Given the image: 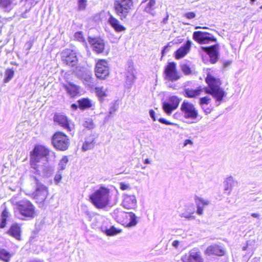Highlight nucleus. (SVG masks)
Returning a JSON list of instances; mask_svg holds the SVG:
<instances>
[{
    "instance_id": "nucleus-40",
    "label": "nucleus",
    "mask_w": 262,
    "mask_h": 262,
    "mask_svg": "<svg viewBox=\"0 0 262 262\" xmlns=\"http://www.w3.org/2000/svg\"><path fill=\"white\" fill-rule=\"evenodd\" d=\"M74 38L76 40L82 42L83 44H86L85 39L81 31L76 32L74 34Z\"/></svg>"
},
{
    "instance_id": "nucleus-39",
    "label": "nucleus",
    "mask_w": 262,
    "mask_h": 262,
    "mask_svg": "<svg viewBox=\"0 0 262 262\" xmlns=\"http://www.w3.org/2000/svg\"><path fill=\"white\" fill-rule=\"evenodd\" d=\"M14 71L11 69L7 70L5 72V77L4 82L6 83L8 82L13 77Z\"/></svg>"
},
{
    "instance_id": "nucleus-22",
    "label": "nucleus",
    "mask_w": 262,
    "mask_h": 262,
    "mask_svg": "<svg viewBox=\"0 0 262 262\" xmlns=\"http://www.w3.org/2000/svg\"><path fill=\"white\" fill-rule=\"evenodd\" d=\"M17 4L16 0H0V8L5 12H9Z\"/></svg>"
},
{
    "instance_id": "nucleus-63",
    "label": "nucleus",
    "mask_w": 262,
    "mask_h": 262,
    "mask_svg": "<svg viewBox=\"0 0 262 262\" xmlns=\"http://www.w3.org/2000/svg\"><path fill=\"white\" fill-rule=\"evenodd\" d=\"M200 28H201V27H199V26H198V27H195V29H200Z\"/></svg>"
},
{
    "instance_id": "nucleus-6",
    "label": "nucleus",
    "mask_w": 262,
    "mask_h": 262,
    "mask_svg": "<svg viewBox=\"0 0 262 262\" xmlns=\"http://www.w3.org/2000/svg\"><path fill=\"white\" fill-rule=\"evenodd\" d=\"M70 143L69 137L62 132H56L52 136V144L58 150H66L69 147Z\"/></svg>"
},
{
    "instance_id": "nucleus-45",
    "label": "nucleus",
    "mask_w": 262,
    "mask_h": 262,
    "mask_svg": "<svg viewBox=\"0 0 262 262\" xmlns=\"http://www.w3.org/2000/svg\"><path fill=\"white\" fill-rule=\"evenodd\" d=\"M118 108V106L116 102L111 103L109 109V114L110 115L113 114L117 110Z\"/></svg>"
},
{
    "instance_id": "nucleus-23",
    "label": "nucleus",
    "mask_w": 262,
    "mask_h": 262,
    "mask_svg": "<svg viewBox=\"0 0 262 262\" xmlns=\"http://www.w3.org/2000/svg\"><path fill=\"white\" fill-rule=\"evenodd\" d=\"M63 87L71 97H74L79 93V86L72 82L64 84Z\"/></svg>"
},
{
    "instance_id": "nucleus-11",
    "label": "nucleus",
    "mask_w": 262,
    "mask_h": 262,
    "mask_svg": "<svg viewBox=\"0 0 262 262\" xmlns=\"http://www.w3.org/2000/svg\"><path fill=\"white\" fill-rule=\"evenodd\" d=\"M62 59L64 63L71 67L75 66L78 62L75 50L67 49L62 52Z\"/></svg>"
},
{
    "instance_id": "nucleus-12",
    "label": "nucleus",
    "mask_w": 262,
    "mask_h": 262,
    "mask_svg": "<svg viewBox=\"0 0 262 262\" xmlns=\"http://www.w3.org/2000/svg\"><path fill=\"white\" fill-rule=\"evenodd\" d=\"M192 38L200 44H206L216 41V39L212 34L200 31H194L192 35Z\"/></svg>"
},
{
    "instance_id": "nucleus-17",
    "label": "nucleus",
    "mask_w": 262,
    "mask_h": 262,
    "mask_svg": "<svg viewBox=\"0 0 262 262\" xmlns=\"http://www.w3.org/2000/svg\"><path fill=\"white\" fill-rule=\"evenodd\" d=\"M183 262H203L201 253L196 249H192L188 255H185L182 258Z\"/></svg>"
},
{
    "instance_id": "nucleus-46",
    "label": "nucleus",
    "mask_w": 262,
    "mask_h": 262,
    "mask_svg": "<svg viewBox=\"0 0 262 262\" xmlns=\"http://www.w3.org/2000/svg\"><path fill=\"white\" fill-rule=\"evenodd\" d=\"M181 70L186 75H188L191 73L190 68L187 64H184L181 66Z\"/></svg>"
},
{
    "instance_id": "nucleus-7",
    "label": "nucleus",
    "mask_w": 262,
    "mask_h": 262,
    "mask_svg": "<svg viewBox=\"0 0 262 262\" xmlns=\"http://www.w3.org/2000/svg\"><path fill=\"white\" fill-rule=\"evenodd\" d=\"M116 213H118V215L116 216L117 221L126 227H133L138 223L136 215L132 212L119 211V210L116 209L114 210V214Z\"/></svg>"
},
{
    "instance_id": "nucleus-43",
    "label": "nucleus",
    "mask_w": 262,
    "mask_h": 262,
    "mask_svg": "<svg viewBox=\"0 0 262 262\" xmlns=\"http://www.w3.org/2000/svg\"><path fill=\"white\" fill-rule=\"evenodd\" d=\"M86 0H78V9L79 10H83L86 6Z\"/></svg>"
},
{
    "instance_id": "nucleus-57",
    "label": "nucleus",
    "mask_w": 262,
    "mask_h": 262,
    "mask_svg": "<svg viewBox=\"0 0 262 262\" xmlns=\"http://www.w3.org/2000/svg\"><path fill=\"white\" fill-rule=\"evenodd\" d=\"M168 15L167 14L166 17L163 18V20L162 21V23H163V24H167L168 19Z\"/></svg>"
},
{
    "instance_id": "nucleus-41",
    "label": "nucleus",
    "mask_w": 262,
    "mask_h": 262,
    "mask_svg": "<svg viewBox=\"0 0 262 262\" xmlns=\"http://www.w3.org/2000/svg\"><path fill=\"white\" fill-rule=\"evenodd\" d=\"M83 126L85 128H89V129H92L94 128L95 125L92 120V119L88 118L86 119V120L83 123Z\"/></svg>"
},
{
    "instance_id": "nucleus-18",
    "label": "nucleus",
    "mask_w": 262,
    "mask_h": 262,
    "mask_svg": "<svg viewBox=\"0 0 262 262\" xmlns=\"http://www.w3.org/2000/svg\"><path fill=\"white\" fill-rule=\"evenodd\" d=\"M54 119L55 122L58 123L67 131L71 132L72 130L73 125L66 116L60 114L55 115Z\"/></svg>"
},
{
    "instance_id": "nucleus-56",
    "label": "nucleus",
    "mask_w": 262,
    "mask_h": 262,
    "mask_svg": "<svg viewBox=\"0 0 262 262\" xmlns=\"http://www.w3.org/2000/svg\"><path fill=\"white\" fill-rule=\"evenodd\" d=\"M187 144H192V142L190 140L187 139L184 142V145L186 146Z\"/></svg>"
},
{
    "instance_id": "nucleus-33",
    "label": "nucleus",
    "mask_w": 262,
    "mask_h": 262,
    "mask_svg": "<svg viewBox=\"0 0 262 262\" xmlns=\"http://www.w3.org/2000/svg\"><path fill=\"white\" fill-rule=\"evenodd\" d=\"M201 90H193L192 89H185L184 91V95L188 98H194L200 94Z\"/></svg>"
},
{
    "instance_id": "nucleus-47",
    "label": "nucleus",
    "mask_w": 262,
    "mask_h": 262,
    "mask_svg": "<svg viewBox=\"0 0 262 262\" xmlns=\"http://www.w3.org/2000/svg\"><path fill=\"white\" fill-rule=\"evenodd\" d=\"M106 233L107 235H115L117 233L116 229L114 227H112L109 229L106 230Z\"/></svg>"
},
{
    "instance_id": "nucleus-24",
    "label": "nucleus",
    "mask_w": 262,
    "mask_h": 262,
    "mask_svg": "<svg viewBox=\"0 0 262 262\" xmlns=\"http://www.w3.org/2000/svg\"><path fill=\"white\" fill-rule=\"evenodd\" d=\"M108 23L116 32H122L126 29L123 26L120 24V21L112 15H110L108 19Z\"/></svg>"
},
{
    "instance_id": "nucleus-55",
    "label": "nucleus",
    "mask_w": 262,
    "mask_h": 262,
    "mask_svg": "<svg viewBox=\"0 0 262 262\" xmlns=\"http://www.w3.org/2000/svg\"><path fill=\"white\" fill-rule=\"evenodd\" d=\"M179 245V242L178 241H174L172 243V245L175 248H177Z\"/></svg>"
},
{
    "instance_id": "nucleus-2",
    "label": "nucleus",
    "mask_w": 262,
    "mask_h": 262,
    "mask_svg": "<svg viewBox=\"0 0 262 262\" xmlns=\"http://www.w3.org/2000/svg\"><path fill=\"white\" fill-rule=\"evenodd\" d=\"M205 81L208 84V87L205 89V92L215 99L216 105L219 106L227 95V93L221 87L222 82L220 79L208 73Z\"/></svg>"
},
{
    "instance_id": "nucleus-61",
    "label": "nucleus",
    "mask_w": 262,
    "mask_h": 262,
    "mask_svg": "<svg viewBox=\"0 0 262 262\" xmlns=\"http://www.w3.org/2000/svg\"><path fill=\"white\" fill-rule=\"evenodd\" d=\"M144 163L145 164H150V161L148 159H146L144 160Z\"/></svg>"
},
{
    "instance_id": "nucleus-31",
    "label": "nucleus",
    "mask_w": 262,
    "mask_h": 262,
    "mask_svg": "<svg viewBox=\"0 0 262 262\" xmlns=\"http://www.w3.org/2000/svg\"><path fill=\"white\" fill-rule=\"evenodd\" d=\"M95 92L99 100L101 102L104 100V98L108 95L107 89L103 86L96 87L95 88Z\"/></svg>"
},
{
    "instance_id": "nucleus-58",
    "label": "nucleus",
    "mask_w": 262,
    "mask_h": 262,
    "mask_svg": "<svg viewBox=\"0 0 262 262\" xmlns=\"http://www.w3.org/2000/svg\"><path fill=\"white\" fill-rule=\"evenodd\" d=\"M168 47L167 46H165L162 51V53L163 55L168 50Z\"/></svg>"
},
{
    "instance_id": "nucleus-53",
    "label": "nucleus",
    "mask_w": 262,
    "mask_h": 262,
    "mask_svg": "<svg viewBox=\"0 0 262 262\" xmlns=\"http://www.w3.org/2000/svg\"><path fill=\"white\" fill-rule=\"evenodd\" d=\"M149 115L150 116V117L151 118H152V119L155 121L156 120V118H155V111L152 110H150L149 111Z\"/></svg>"
},
{
    "instance_id": "nucleus-32",
    "label": "nucleus",
    "mask_w": 262,
    "mask_h": 262,
    "mask_svg": "<svg viewBox=\"0 0 262 262\" xmlns=\"http://www.w3.org/2000/svg\"><path fill=\"white\" fill-rule=\"evenodd\" d=\"M79 107L82 110L89 108L92 106V102L89 98H82L78 101Z\"/></svg>"
},
{
    "instance_id": "nucleus-37",
    "label": "nucleus",
    "mask_w": 262,
    "mask_h": 262,
    "mask_svg": "<svg viewBox=\"0 0 262 262\" xmlns=\"http://www.w3.org/2000/svg\"><path fill=\"white\" fill-rule=\"evenodd\" d=\"M35 4L31 3L30 5L25 4V6L21 8V10H25V12L21 13V16L23 18H27L28 16L27 13L30 10L31 8L34 6Z\"/></svg>"
},
{
    "instance_id": "nucleus-21",
    "label": "nucleus",
    "mask_w": 262,
    "mask_h": 262,
    "mask_svg": "<svg viewBox=\"0 0 262 262\" xmlns=\"http://www.w3.org/2000/svg\"><path fill=\"white\" fill-rule=\"evenodd\" d=\"M194 199L196 206V213L198 215H202L203 213L204 208L208 205L210 202L197 195H195Z\"/></svg>"
},
{
    "instance_id": "nucleus-10",
    "label": "nucleus",
    "mask_w": 262,
    "mask_h": 262,
    "mask_svg": "<svg viewBox=\"0 0 262 262\" xmlns=\"http://www.w3.org/2000/svg\"><path fill=\"white\" fill-rule=\"evenodd\" d=\"M110 74L108 64L105 60H99L96 64L95 75L99 79H105Z\"/></svg>"
},
{
    "instance_id": "nucleus-19",
    "label": "nucleus",
    "mask_w": 262,
    "mask_h": 262,
    "mask_svg": "<svg viewBox=\"0 0 262 262\" xmlns=\"http://www.w3.org/2000/svg\"><path fill=\"white\" fill-rule=\"evenodd\" d=\"M191 46V41L187 40L182 46L179 48L175 52V58L177 59L184 57L190 51Z\"/></svg>"
},
{
    "instance_id": "nucleus-49",
    "label": "nucleus",
    "mask_w": 262,
    "mask_h": 262,
    "mask_svg": "<svg viewBox=\"0 0 262 262\" xmlns=\"http://www.w3.org/2000/svg\"><path fill=\"white\" fill-rule=\"evenodd\" d=\"M158 121L161 123H163V124H166V125H176V124L173 123H172V122H170L168 121H167V120L163 118H160L158 119Z\"/></svg>"
},
{
    "instance_id": "nucleus-15",
    "label": "nucleus",
    "mask_w": 262,
    "mask_h": 262,
    "mask_svg": "<svg viewBox=\"0 0 262 262\" xmlns=\"http://www.w3.org/2000/svg\"><path fill=\"white\" fill-rule=\"evenodd\" d=\"M128 67L126 74V81L125 86L127 89H130L136 78L135 76L136 71L133 67V63L129 62L128 63Z\"/></svg>"
},
{
    "instance_id": "nucleus-60",
    "label": "nucleus",
    "mask_w": 262,
    "mask_h": 262,
    "mask_svg": "<svg viewBox=\"0 0 262 262\" xmlns=\"http://www.w3.org/2000/svg\"><path fill=\"white\" fill-rule=\"evenodd\" d=\"M71 107L74 110H76L77 108V105L76 104H72Z\"/></svg>"
},
{
    "instance_id": "nucleus-34",
    "label": "nucleus",
    "mask_w": 262,
    "mask_h": 262,
    "mask_svg": "<svg viewBox=\"0 0 262 262\" xmlns=\"http://www.w3.org/2000/svg\"><path fill=\"white\" fill-rule=\"evenodd\" d=\"M12 254L6 250L0 248V260L4 262H9Z\"/></svg>"
},
{
    "instance_id": "nucleus-38",
    "label": "nucleus",
    "mask_w": 262,
    "mask_h": 262,
    "mask_svg": "<svg viewBox=\"0 0 262 262\" xmlns=\"http://www.w3.org/2000/svg\"><path fill=\"white\" fill-rule=\"evenodd\" d=\"M180 102V99L176 96H172L169 98V103L173 105V108H177Z\"/></svg>"
},
{
    "instance_id": "nucleus-13",
    "label": "nucleus",
    "mask_w": 262,
    "mask_h": 262,
    "mask_svg": "<svg viewBox=\"0 0 262 262\" xmlns=\"http://www.w3.org/2000/svg\"><path fill=\"white\" fill-rule=\"evenodd\" d=\"M121 206L126 209H135L137 206V201L134 194H129L126 193L122 196Z\"/></svg>"
},
{
    "instance_id": "nucleus-14",
    "label": "nucleus",
    "mask_w": 262,
    "mask_h": 262,
    "mask_svg": "<svg viewBox=\"0 0 262 262\" xmlns=\"http://www.w3.org/2000/svg\"><path fill=\"white\" fill-rule=\"evenodd\" d=\"M164 73L165 79L169 81H176L180 77L176 70V64L173 62L168 63L164 70Z\"/></svg>"
},
{
    "instance_id": "nucleus-51",
    "label": "nucleus",
    "mask_w": 262,
    "mask_h": 262,
    "mask_svg": "<svg viewBox=\"0 0 262 262\" xmlns=\"http://www.w3.org/2000/svg\"><path fill=\"white\" fill-rule=\"evenodd\" d=\"M120 188L121 190H125L130 188V187L128 184L124 183H121L120 184Z\"/></svg>"
},
{
    "instance_id": "nucleus-5",
    "label": "nucleus",
    "mask_w": 262,
    "mask_h": 262,
    "mask_svg": "<svg viewBox=\"0 0 262 262\" xmlns=\"http://www.w3.org/2000/svg\"><path fill=\"white\" fill-rule=\"evenodd\" d=\"M133 6V0H115L114 3L115 12L121 20L126 17Z\"/></svg>"
},
{
    "instance_id": "nucleus-29",
    "label": "nucleus",
    "mask_w": 262,
    "mask_h": 262,
    "mask_svg": "<svg viewBox=\"0 0 262 262\" xmlns=\"http://www.w3.org/2000/svg\"><path fill=\"white\" fill-rule=\"evenodd\" d=\"M156 9V1L149 0V2L147 3L144 8V11L154 16L156 14V12L155 11Z\"/></svg>"
},
{
    "instance_id": "nucleus-50",
    "label": "nucleus",
    "mask_w": 262,
    "mask_h": 262,
    "mask_svg": "<svg viewBox=\"0 0 262 262\" xmlns=\"http://www.w3.org/2000/svg\"><path fill=\"white\" fill-rule=\"evenodd\" d=\"M61 178H62V174H61V173H60L59 172H58L55 175V178H54V181L56 182V184H58L60 182Z\"/></svg>"
},
{
    "instance_id": "nucleus-36",
    "label": "nucleus",
    "mask_w": 262,
    "mask_h": 262,
    "mask_svg": "<svg viewBox=\"0 0 262 262\" xmlns=\"http://www.w3.org/2000/svg\"><path fill=\"white\" fill-rule=\"evenodd\" d=\"M68 161L69 159L67 156H63L58 163V169L59 170H64L66 167Z\"/></svg>"
},
{
    "instance_id": "nucleus-8",
    "label": "nucleus",
    "mask_w": 262,
    "mask_h": 262,
    "mask_svg": "<svg viewBox=\"0 0 262 262\" xmlns=\"http://www.w3.org/2000/svg\"><path fill=\"white\" fill-rule=\"evenodd\" d=\"M180 109L185 119L191 120V123L195 122L199 116V113L192 103L184 100L181 104Z\"/></svg>"
},
{
    "instance_id": "nucleus-59",
    "label": "nucleus",
    "mask_w": 262,
    "mask_h": 262,
    "mask_svg": "<svg viewBox=\"0 0 262 262\" xmlns=\"http://www.w3.org/2000/svg\"><path fill=\"white\" fill-rule=\"evenodd\" d=\"M251 215L252 217H255V218H259V214L257 213H253L251 214Z\"/></svg>"
},
{
    "instance_id": "nucleus-27",
    "label": "nucleus",
    "mask_w": 262,
    "mask_h": 262,
    "mask_svg": "<svg viewBox=\"0 0 262 262\" xmlns=\"http://www.w3.org/2000/svg\"><path fill=\"white\" fill-rule=\"evenodd\" d=\"M96 136L94 135H91L85 139L83 144L82 149L83 151H86L92 149L95 145V140Z\"/></svg>"
},
{
    "instance_id": "nucleus-28",
    "label": "nucleus",
    "mask_w": 262,
    "mask_h": 262,
    "mask_svg": "<svg viewBox=\"0 0 262 262\" xmlns=\"http://www.w3.org/2000/svg\"><path fill=\"white\" fill-rule=\"evenodd\" d=\"M10 214L8 210L5 208L0 216V229L4 228L7 223L9 221Z\"/></svg>"
},
{
    "instance_id": "nucleus-16",
    "label": "nucleus",
    "mask_w": 262,
    "mask_h": 262,
    "mask_svg": "<svg viewBox=\"0 0 262 262\" xmlns=\"http://www.w3.org/2000/svg\"><path fill=\"white\" fill-rule=\"evenodd\" d=\"M88 41L94 51L98 53H102L103 51L105 46L103 39L99 37H89Z\"/></svg>"
},
{
    "instance_id": "nucleus-4",
    "label": "nucleus",
    "mask_w": 262,
    "mask_h": 262,
    "mask_svg": "<svg viewBox=\"0 0 262 262\" xmlns=\"http://www.w3.org/2000/svg\"><path fill=\"white\" fill-rule=\"evenodd\" d=\"M30 180L32 184L35 185L36 187L35 191L32 193L33 198L36 200V202H43L48 194L47 187L41 184L35 176H30Z\"/></svg>"
},
{
    "instance_id": "nucleus-44",
    "label": "nucleus",
    "mask_w": 262,
    "mask_h": 262,
    "mask_svg": "<svg viewBox=\"0 0 262 262\" xmlns=\"http://www.w3.org/2000/svg\"><path fill=\"white\" fill-rule=\"evenodd\" d=\"M211 99L208 96H205L202 98H201L200 99V103L202 106H204V105L208 104L210 102Z\"/></svg>"
},
{
    "instance_id": "nucleus-26",
    "label": "nucleus",
    "mask_w": 262,
    "mask_h": 262,
    "mask_svg": "<svg viewBox=\"0 0 262 262\" xmlns=\"http://www.w3.org/2000/svg\"><path fill=\"white\" fill-rule=\"evenodd\" d=\"M7 233L15 238L16 239H20V227L16 223L13 224L7 231Z\"/></svg>"
},
{
    "instance_id": "nucleus-62",
    "label": "nucleus",
    "mask_w": 262,
    "mask_h": 262,
    "mask_svg": "<svg viewBox=\"0 0 262 262\" xmlns=\"http://www.w3.org/2000/svg\"><path fill=\"white\" fill-rule=\"evenodd\" d=\"M246 249H247V247H245V246H244V247H243V250H246Z\"/></svg>"
},
{
    "instance_id": "nucleus-25",
    "label": "nucleus",
    "mask_w": 262,
    "mask_h": 262,
    "mask_svg": "<svg viewBox=\"0 0 262 262\" xmlns=\"http://www.w3.org/2000/svg\"><path fill=\"white\" fill-rule=\"evenodd\" d=\"M205 253L209 255H216L222 256L224 254V251L220 246L217 245H212L207 248L205 251Z\"/></svg>"
},
{
    "instance_id": "nucleus-30",
    "label": "nucleus",
    "mask_w": 262,
    "mask_h": 262,
    "mask_svg": "<svg viewBox=\"0 0 262 262\" xmlns=\"http://www.w3.org/2000/svg\"><path fill=\"white\" fill-rule=\"evenodd\" d=\"M235 183L236 182L234 181L233 178L232 177L227 178L224 182L225 193H227L228 195H229L232 189V187Z\"/></svg>"
},
{
    "instance_id": "nucleus-42",
    "label": "nucleus",
    "mask_w": 262,
    "mask_h": 262,
    "mask_svg": "<svg viewBox=\"0 0 262 262\" xmlns=\"http://www.w3.org/2000/svg\"><path fill=\"white\" fill-rule=\"evenodd\" d=\"M194 212V209H193L192 210L190 211L187 212H184L183 213H182L180 214V216L181 217H185L188 219H190L191 218H193V216L192 215V214Z\"/></svg>"
},
{
    "instance_id": "nucleus-9",
    "label": "nucleus",
    "mask_w": 262,
    "mask_h": 262,
    "mask_svg": "<svg viewBox=\"0 0 262 262\" xmlns=\"http://www.w3.org/2000/svg\"><path fill=\"white\" fill-rule=\"evenodd\" d=\"M17 209L20 214L25 217L33 218L34 216V207L27 200H23L16 204Z\"/></svg>"
},
{
    "instance_id": "nucleus-20",
    "label": "nucleus",
    "mask_w": 262,
    "mask_h": 262,
    "mask_svg": "<svg viewBox=\"0 0 262 262\" xmlns=\"http://www.w3.org/2000/svg\"><path fill=\"white\" fill-rule=\"evenodd\" d=\"M219 46L217 44L207 47L205 51L209 55L210 62L213 64L215 63L219 59Z\"/></svg>"
},
{
    "instance_id": "nucleus-64",
    "label": "nucleus",
    "mask_w": 262,
    "mask_h": 262,
    "mask_svg": "<svg viewBox=\"0 0 262 262\" xmlns=\"http://www.w3.org/2000/svg\"><path fill=\"white\" fill-rule=\"evenodd\" d=\"M252 3H253L255 1V0H250Z\"/></svg>"
},
{
    "instance_id": "nucleus-54",
    "label": "nucleus",
    "mask_w": 262,
    "mask_h": 262,
    "mask_svg": "<svg viewBox=\"0 0 262 262\" xmlns=\"http://www.w3.org/2000/svg\"><path fill=\"white\" fill-rule=\"evenodd\" d=\"M202 107L206 114H209L211 112V109L209 107H206L204 105L202 106Z\"/></svg>"
},
{
    "instance_id": "nucleus-48",
    "label": "nucleus",
    "mask_w": 262,
    "mask_h": 262,
    "mask_svg": "<svg viewBox=\"0 0 262 262\" xmlns=\"http://www.w3.org/2000/svg\"><path fill=\"white\" fill-rule=\"evenodd\" d=\"M195 13L193 12H188L184 14V16L188 19H192L195 17Z\"/></svg>"
},
{
    "instance_id": "nucleus-3",
    "label": "nucleus",
    "mask_w": 262,
    "mask_h": 262,
    "mask_svg": "<svg viewBox=\"0 0 262 262\" xmlns=\"http://www.w3.org/2000/svg\"><path fill=\"white\" fill-rule=\"evenodd\" d=\"M110 189L101 187L97 189L90 196L91 202L98 209L105 208L110 203Z\"/></svg>"
},
{
    "instance_id": "nucleus-1",
    "label": "nucleus",
    "mask_w": 262,
    "mask_h": 262,
    "mask_svg": "<svg viewBox=\"0 0 262 262\" xmlns=\"http://www.w3.org/2000/svg\"><path fill=\"white\" fill-rule=\"evenodd\" d=\"M49 150L41 145L35 146L30 153L31 171L41 177H48L53 171L48 161Z\"/></svg>"
},
{
    "instance_id": "nucleus-35",
    "label": "nucleus",
    "mask_w": 262,
    "mask_h": 262,
    "mask_svg": "<svg viewBox=\"0 0 262 262\" xmlns=\"http://www.w3.org/2000/svg\"><path fill=\"white\" fill-rule=\"evenodd\" d=\"M163 108L167 115H170L172 111L176 109L173 108V105L168 102H164L163 103Z\"/></svg>"
},
{
    "instance_id": "nucleus-52",
    "label": "nucleus",
    "mask_w": 262,
    "mask_h": 262,
    "mask_svg": "<svg viewBox=\"0 0 262 262\" xmlns=\"http://www.w3.org/2000/svg\"><path fill=\"white\" fill-rule=\"evenodd\" d=\"M84 80L86 83L89 84L92 82L93 79L92 78L90 75L87 74L84 78Z\"/></svg>"
}]
</instances>
